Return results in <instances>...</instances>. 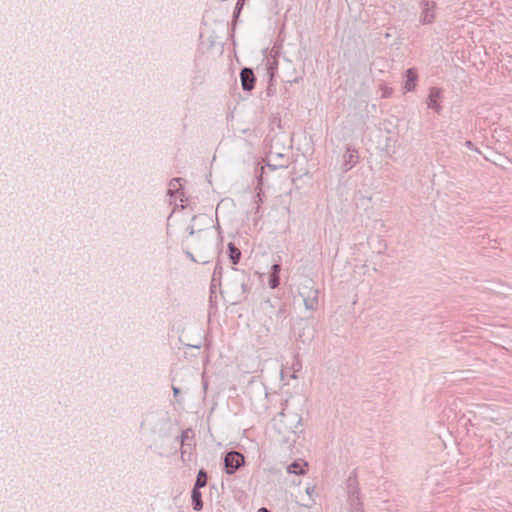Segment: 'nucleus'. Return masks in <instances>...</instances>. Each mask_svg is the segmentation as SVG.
I'll list each match as a JSON object with an SVG mask.
<instances>
[{
    "mask_svg": "<svg viewBox=\"0 0 512 512\" xmlns=\"http://www.w3.org/2000/svg\"><path fill=\"white\" fill-rule=\"evenodd\" d=\"M178 341L183 345L184 348H194V349H200L201 342H202L200 337H198L197 339H195L193 341H189L188 334L185 331H183L179 335Z\"/></svg>",
    "mask_w": 512,
    "mask_h": 512,
    "instance_id": "12",
    "label": "nucleus"
},
{
    "mask_svg": "<svg viewBox=\"0 0 512 512\" xmlns=\"http://www.w3.org/2000/svg\"><path fill=\"white\" fill-rule=\"evenodd\" d=\"M195 444H183L181 445V460L184 463L190 462L192 459V451Z\"/></svg>",
    "mask_w": 512,
    "mask_h": 512,
    "instance_id": "18",
    "label": "nucleus"
},
{
    "mask_svg": "<svg viewBox=\"0 0 512 512\" xmlns=\"http://www.w3.org/2000/svg\"><path fill=\"white\" fill-rule=\"evenodd\" d=\"M350 506L353 512H360L362 508V504L360 502L358 492L351 491L349 496Z\"/></svg>",
    "mask_w": 512,
    "mask_h": 512,
    "instance_id": "19",
    "label": "nucleus"
},
{
    "mask_svg": "<svg viewBox=\"0 0 512 512\" xmlns=\"http://www.w3.org/2000/svg\"><path fill=\"white\" fill-rule=\"evenodd\" d=\"M181 178H173L169 183V192L177 190V185L180 184Z\"/></svg>",
    "mask_w": 512,
    "mask_h": 512,
    "instance_id": "25",
    "label": "nucleus"
},
{
    "mask_svg": "<svg viewBox=\"0 0 512 512\" xmlns=\"http://www.w3.org/2000/svg\"><path fill=\"white\" fill-rule=\"evenodd\" d=\"M422 6V12H421V22L423 24H429L432 23L435 18V2L432 1H423L421 3Z\"/></svg>",
    "mask_w": 512,
    "mask_h": 512,
    "instance_id": "10",
    "label": "nucleus"
},
{
    "mask_svg": "<svg viewBox=\"0 0 512 512\" xmlns=\"http://www.w3.org/2000/svg\"><path fill=\"white\" fill-rule=\"evenodd\" d=\"M186 230L190 237L195 236L199 244L211 242L213 238V231L211 229H198L196 231L194 225L192 224L189 225Z\"/></svg>",
    "mask_w": 512,
    "mask_h": 512,
    "instance_id": "8",
    "label": "nucleus"
},
{
    "mask_svg": "<svg viewBox=\"0 0 512 512\" xmlns=\"http://www.w3.org/2000/svg\"><path fill=\"white\" fill-rule=\"evenodd\" d=\"M465 144H466V146H467V147H469V148H471V147L473 146V144H472V142H471V141H466V143H465Z\"/></svg>",
    "mask_w": 512,
    "mask_h": 512,
    "instance_id": "34",
    "label": "nucleus"
},
{
    "mask_svg": "<svg viewBox=\"0 0 512 512\" xmlns=\"http://www.w3.org/2000/svg\"><path fill=\"white\" fill-rule=\"evenodd\" d=\"M280 284V277L279 275H270V278H269V286L270 288L272 289H275L279 286Z\"/></svg>",
    "mask_w": 512,
    "mask_h": 512,
    "instance_id": "23",
    "label": "nucleus"
},
{
    "mask_svg": "<svg viewBox=\"0 0 512 512\" xmlns=\"http://www.w3.org/2000/svg\"><path fill=\"white\" fill-rule=\"evenodd\" d=\"M280 423L287 430H290L294 434L298 432V428L302 424V417L298 413L290 411L288 408H283L279 413Z\"/></svg>",
    "mask_w": 512,
    "mask_h": 512,
    "instance_id": "3",
    "label": "nucleus"
},
{
    "mask_svg": "<svg viewBox=\"0 0 512 512\" xmlns=\"http://www.w3.org/2000/svg\"><path fill=\"white\" fill-rule=\"evenodd\" d=\"M244 456L237 451H229L224 457V469L227 474H234L244 465Z\"/></svg>",
    "mask_w": 512,
    "mask_h": 512,
    "instance_id": "4",
    "label": "nucleus"
},
{
    "mask_svg": "<svg viewBox=\"0 0 512 512\" xmlns=\"http://www.w3.org/2000/svg\"><path fill=\"white\" fill-rule=\"evenodd\" d=\"M276 69H277L276 65H273L272 63H270V65L268 67V72H269V75L271 78L274 76Z\"/></svg>",
    "mask_w": 512,
    "mask_h": 512,
    "instance_id": "28",
    "label": "nucleus"
},
{
    "mask_svg": "<svg viewBox=\"0 0 512 512\" xmlns=\"http://www.w3.org/2000/svg\"><path fill=\"white\" fill-rule=\"evenodd\" d=\"M170 426V417L167 411L163 409L149 411L141 421V430L147 431L152 435L163 437Z\"/></svg>",
    "mask_w": 512,
    "mask_h": 512,
    "instance_id": "2",
    "label": "nucleus"
},
{
    "mask_svg": "<svg viewBox=\"0 0 512 512\" xmlns=\"http://www.w3.org/2000/svg\"><path fill=\"white\" fill-rule=\"evenodd\" d=\"M405 86L407 91H413L416 87L417 73L413 68H409L405 72Z\"/></svg>",
    "mask_w": 512,
    "mask_h": 512,
    "instance_id": "13",
    "label": "nucleus"
},
{
    "mask_svg": "<svg viewBox=\"0 0 512 512\" xmlns=\"http://www.w3.org/2000/svg\"><path fill=\"white\" fill-rule=\"evenodd\" d=\"M250 289V275L243 270L232 267L220 293L225 302L230 305H237L247 298Z\"/></svg>",
    "mask_w": 512,
    "mask_h": 512,
    "instance_id": "1",
    "label": "nucleus"
},
{
    "mask_svg": "<svg viewBox=\"0 0 512 512\" xmlns=\"http://www.w3.org/2000/svg\"><path fill=\"white\" fill-rule=\"evenodd\" d=\"M264 171H265V167L262 166V165H257L255 167V176L257 178V188L260 189V187L262 186L263 184V174H264Z\"/></svg>",
    "mask_w": 512,
    "mask_h": 512,
    "instance_id": "22",
    "label": "nucleus"
},
{
    "mask_svg": "<svg viewBox=\"0 0 512 512\" xmlns=\"http://www.w3.org/2000/svg\"><path fill=\"white\" fill-rule=\"evenodd\" d=\"M228 253L232 264H238L241 258V251L232 242L228 243Z\"/></svg>",
    "mask_w": 512,
    "mask_h": 512,
    "instance_id": "17",
    "label": "nucleus"
},
{
    "mask_svg": "<svg viewBox=\"0 0 512 512\" xmlns=\"http://www.w3.org/2000/svg\"><path fill=\"white\" fill-rule=\"evenodd\" d=\"M279 314H284L285 313V307L282 306L279 311H278Z\"/></svg>",
    "mask_w": 512,
    "mask_h": 512,
    "instance_id": "33",
    "label": "nucleus"
},
{
    "mask_svg": "<svg viewBox=\"0 0 512 512\" xmlns=\"http://www.w3.org/2000/svg\"><path fill=\"white\" fill-rule=\"evenodd\" d=\"M257 512H271V511L265 507H261L260 509H258Z\"/></svg>",
    "mask_w": 512,
    "mask_h": 512,
    "instance_id": "32",
    "label": "nucleus"
},
{
    "mask_svg": "<svg viewBox=\"0 0 512 512\" xmlns=\"http://www.w3.org/2000/svg\"><path fill=\"white\" fill-rule=\"evenodd\" d=\"M192 506L195 511H201L203 509L202 494L200 489L193 488L191 491Z\"/></svg>",
    "mask_w": 512,
    "mask_h": 512,
    "instance_id": "15",
    "label": "nucleus"
},
{
    "mask_svg": "<svg viewBox=\"0 0 512 512\" xmlns=\"http://www.w3.org/2000/svg\"><path fill=\"white\" fill-rule=\"evenodd\" d=\"M185 254L187 255V257L193 261V262H197V260L195 259L194 255L190 252V251H185Z\"/></svg>",
    "mask_w": 512,
    "mask_h": 512,
    "instance_id": "30",
    "label": "nucleus"
},
{
    "mask_svg": "<svg viewBox=\"0 0 512 512\" xmlns=\"http://www.w3.org/2000/svg\"><path fill=\"white\" fill-rule=\"evenodd\" d=\"M290 360H286V364L283 365L281 369V375L282 377L285 374H290L292 378H296V373L299 372L302 369V362L298 358V354H289Z\"/></svg>",
    "mask_w": 512,
    "mask_h": 512,
    "instance_id": "6",
    "label": "nucleus"
},
{
    "mask_svg": "<svg viewBox=\"0 0 512 512\" xmlns=\"http://www.w3.org/2000/svg\"><path fill=\"white\" fill-rule=\"evenodd\" d=\"M441 95L442 90L437 87H432L429 90V95L427 97L426 103L429 109H432L437 114L441 113L442 106H441Z\"/></svg>",
    "mask_w": 512,
    "mask_h": 512,
    "instance_id": "7",
    "label": "nucleus"
},
{
    "mask_svg": "<svg viewBox=\"0 0 512 512\" xmlns=\"http://www.w3.org/2000/svg\"><path fill=\"white\" fill-rule=\"evenodd\" d=\"M358 160L359 154L357 149L351 147L350 145H347L342 159V172L346 173L349 170H351L358 163Z\"/></svg>",
    "mask_w": 512,
    "mask_h": 512,
    "instance_id": "5",
    "label": "nucleus"
},
{
    "mask_svg": "<svg viewBox=\"0 0 512 512\" xmlns=\"http://www.w3.org/2000/svg\"><path fill=\"white\" fill-rule=\"evenodd\" d=\"M318 290L317 289H309L306 294L301 293L303 296V301L305 308L307 310H315L318 307Z\"/></svg>",
    "mask_w": 512,
    "mask_h": 512,
    "instance_id": "11",
    "label": "nucleus"
},
{
    "mask_svg": "<svg viewBox=\"0 0 512 512\" xmlns=\"http://www.w3.org/2000/svg\"><path fill=\"white\" fill-rule=\"evenodd\" d=\"M243 5H244V0H237L236 6L233 11V18H236L239 16V14L243 8Z\"/></svg>",
    "mask_w": 512,
    "mask_h": 512,
    "instance_id": "24",
    "label": "nucleus"
},
{
    "mask_svg": "<svg viewBox=\"0 0 512 512\" xmlns=\"http://www.w3.org/2000/svg\"><path fill=\"white\" fill-rule=\"evenodd\" d=\"M197 218H198V216L194 215V216L192 217L191 221H192V222H195Z\"/></svg>",
    "mask_w": 512,
    "mask_h": 512,
    "instance_id": "36",
    "label": "nucleus"
},
{
    "mask_svg": "<svg viewBox=\"0 0 512 512\" xmlns=\"http://www.w3.org/2000/svg\"><path fill=\"white\" fill-rule=\"evenodd\" d=\"M208 475L204 469L198 471L196 481L193 488L201 489L207 485Z\"/></svg>",
    "mask_w": 512,
    "mask_h": 512,
    "instance_id": "20",
    "label": "nucleus"
},
{
    "mask_svg": "<svg viewBox=\"0 0 512 512\" xmlns=\"http://www.w3.org/2000/svg\"><path fill=\"white\" fill-rule=\"evenodd\" d=\"M315 487L314 486H308L306 487V493L311 497L312 493H314Z\"/></svg>",
    "mask_w": 512,
    "mask_h": 512,
    "instance_id": "29",
    "label": "nucleus"
},
{
    "mask_svg": "<svg viewBox=\"0 0 512 512\" xmlns=\"http://www.w3.org/2000/svg\"><path fill=\"white\" fill-rule=\"evenodd\" d=\"M307 463H302L299 461H294L287 467V472L290 474L303 475L305 474V467Z\"/></svg>",
    "mask_w": 512,
    "mask_h": 512,
    "instance_id": "16",
    "label": "nucleus"
},
{
    "mask_svg": "<svg viewBox=\"0 0 512 512\" xmlns=\"http://www.w3.org/2000/svg\"><path fill=\"white\" fill-rule=\"evenodd\" d=\"M241 86L244 91H251L255 87L256 77L251 68L244 67L240 71Z\"/></svg>",
    "mask_w": 512,
    "mask_h": 512,
    "instance_id": "9",
    "label": "nucleus"
},
{
    "mask_svg": "<svg viewBox=\"0 0 512 512\" xmlns=\"http://www.w3.org/2000/svg\"><path fill=\"white\" fill-rule=\"evenodd\" d=\"M222 274H223V267L222 265L218 262L216 265H215V268H214V271H213V275H212V279H211V293H214V289L215 287L218 285L221 287V279H222Z\"/></svg>",
    "mask_w": 512,
    "mask_h": 512,
    "instance_id": "14",
    "label": "nucleus"
},
{
    "mask_svg": "<svg viewBox=\"0 0 512 512\" xmlns=\"http://www.w3.org/2000/svg\"><path fill=\"white\" fill-rule=\"evenodd\" d=\"M268 167H270L271 169L275 170L276 169V166L275 165H271V164H268L267 165Z\"/></svg>",
    "mask_w": 512,
    "mask_h": 512,
    "instance_id": "35",
    "label": "nucleus"
},
{
    "mask_svg": "<svg viewBox=\"0 0 512 512\" xmlns=\"http://www.w3.org/2000/svg\"><path fill=\"white\" fill-rule=\"evenodd\" d=\"M181 445L183 444H195L194 433L192 429H186L182 431L180 436Z\"/></svg>",
    "mask_w": 512,
    "mask_h": 512,
    "instance_id": "21",
    "label": "nucleus"
},
{
    "mask_svg": "<svg viewBox=\"0 0 512 512\" xmlns=\"http://www.w3.org/2000/svg\"><path fill=\"white\" fill-rule=\"evenodd\" d=\"M281 271V265L278 263H275L271 267V275H279Z\"/></svg>",
    "mask_w": 512,
    "mask_h": 512,
    "instance_id": "26",
    "label": "nucleus"
},
{
    "mask_svg": "<svg viewBox=\"0 0 512 512\" xmlns=\"http://www.w3.org/2000/svg\"><path fill=\"white\" fill-rule=\"evenodd\" d=\"M172 389H173V394L176 397L180 393V389L178 387H175V386H173Z\"/></svg>",
    "mask_w": 512,
    "mask_h": 512,
    "instance_id": "31",
    "label": "nucleus"
},
{
    "mask_svg": "<svg viewBox=\"0 0 512 512\" xmlns=\"http://www.w3.org/2000/svg\"><path fill=\"white\" fill-rule=\"evenodd\" d=\"M313 336V329H308V335L305 337V334H299V338H301L302 342H306Z\"/></svg>",
    "mask_w": 512,
    "mask_h": 512,
    "instance_id": "27",
    "label": "nucleus"
}]
</instances>
